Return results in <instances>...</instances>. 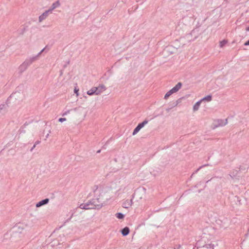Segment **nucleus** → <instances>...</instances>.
<instances>
[{
  "label": "nucleus",
  "instance_id": "28",
  "mask_svg": "<svg viewBox=\"0 0 249 249\" xmlns=\"http://www.w3.org/2000/svg\"><path fill=\"white\" fill-rule=\"evenodd\" d=\"M66 120V118H60L58 119V121L62 123Z\"/></svg>",
  "mask_w": 249,
  "mask_h": 249
},
{
  "label": "nucleus",
  "instance_id": "36",
  "mask_svg": "<svg viewBox=\"0 0 249 249\" xmlns=\"http://www.w3.org/2000/svg\"><path fill=\"white\" fill-rule=\"evenodd\" d=\"M39 143H40V141H37L36 142L35 144H36V145L39 144Z\"/></svg>",
  "mask_w": 249,
  "mask_h": 249
},
{
  "label": "nucleus",
  "instance_id": "9",
  "mask_svg": "<svg viewBox=\"0 0 249 249\" xmlns=\"http://www.w3.org/2000/svg\"><path fill=\"white\" fill-rule=\"evenodd\" d=\"M49 13H50V11L48 10L44 12L39 17V21L41 22L42 20H44L48 16Z\"/></svg>",
  "mask_w": 249,
  "mask_h": 249
},
{
  "label": "nucleus",
  "instance_id": "33",
  "mask_svg": "<svg viewBox=\"0 0 249 249\" xmlns=\"http://www.w3.org/2000/svg\"><path fill=\"white\" fill-rule=\"evenodd\" d=\"M245 46H249V40L244 43Z\"/></svg>",
  "mask_w": 249,
  "mask_h": 249
},
{
  "label": "nucleus",
  "instance_id": "40",
  "mask_svg": "<svg viewBox=\"0 0 249 249\" xmlns=\"http://www.w3.org/2000/svg\"><path fill=\"white\" fill-rule=\"evenodd\" d=\"M193 248H192L191 247L189 248V249H192Z\"/></svg>",
  "mask_w": 249,
  "mask_h": 249
},
{
  "label": "nucleus",
  "instance_id": "25",
  "mask_svg": "<svg viewBox=\"0 0 249 249\" xmlns=\"http://www.w3.org/2000/svg\"><path fill=\"white\" fill-rule=\"evenodd\" d=\"M79 208L82 209L86 210V203H82L80 205Z\"/></svg>",
  "mask_w": 249,
  "mask_h": 249
},
{
  "label": "nucleus",
  "instance_id": "7",
  "mask_svg": "<svg viewBox=\"0 0 249 249\" xmlns=\"http://www.w3.org/2000/svg\"><path fill=\"white\" fill-rule=\"evenodd\" d=\"M180 102V99H178L175 102H174L170 104V107H168L166 109L167 112H169L171 109L173 108L174 107L177 106Z\"/></svg>",
  "mask_w": 249,
  "mask_h": 249
},
{
  "label": "nucleus",
  "instance_id": "16",
  "mask_svg": "<svg viewBox=\"0 0 249 249\" xmlns=\"http://www.w3.org/2000/svg\"><path fill=\"white\" fill-rule=\"evenodd\" d=\"M27 27H23L22 28L19 29L18 30V34L20 35H22L27 31Z\"/></svg>",
  "mask_w": 249,
  "mask_h": 249
},
{
  "label": "nucleus",
  "instance_id": "19",
  "mask_svg": "<svg viewBox=\"0 0 249 249\" xmlns=\"http://www.w3.org/2000/svg\"><path fill=\"white\" fill-rule=\"evenodd\" d=\"M23 63L27 67L32 64L28 58H26Z\"/></svg>",
  "mask_w": 249,
  "mask_h": 249
},
{
  "label": "nucleus",
  "instance_id": "4",
  "mask_svg": "<svg viewBox=\"0 0 249 249\" xmlns=\"http://www.w3.org/2000/svg\"><path fill=\"white\" fill-rule=\"evenodd\" d=\"M94 88L95 89H96V95H99L101 93H102L103 91H105V90H106V87H105V86L103 84H101V85H100L98 87H94Z\"/></svg>",
  "mask_w": 249,
  "mask_h": 249
},
{
  "label": "nucleus",
  "instance_id": "17",
  "mask_svg": "<svg viewBox=\"0 0 249 249\" xmlns=\"http://www.w3.org/2000/svg\"><path fill=\"white\" fill-rule=\"evenodd\" d=\"M214 245L212 244H206L203 246V249H213Z\"/></svg>",
  "mask_w": 249,
  "mask_h": 249
},
{
  "label": "nucleus",
  "instance_id": "5",
  "mask_svg": "<svg viewBox=\"0 0 249 249\" xmlns=\"http://www.w3.org/2000/svg\"><path fill=\"white\" fill-rule=\"evenodd\" d=\"M60 5V3L59 0L56 1L55 2H53L51 7L49 9V11H50V13H51L53 10L54 9L58 7Z\"/></svg>",
  "mask_w": 249,
  "mask_h": 249
},
{
  "label": "nucleus",
  "instance_id": "37",
  "mask_svg": "<svg viewBox=\"0 0 249 249\" xmlns=\"http://www.w3.org/2000/svg\"><path fill=\"white\" fill-rule=\"evenodd\" d=\"M246 30L247 31H249V26L246 28Z\"/></svg>",
  "mask_w": 249,
  "mask_h": 249
},
{
  "label": "nucleus",
  "instance_id": "21",
  "mask_svg": "<svg viewBox=\"0 0 249 249\" xmlns=\"http://www.w3.org/2000/svg\"><path fill=\"white\" fill-rule=\"evenodd\" d=\"M116 217L120 219H123L124 217V214L121 213H118L116 214Z\"/></svg>",
  "mask_w": 249,
  "mask_h": 249
},
{
  "label": "nucleus",
  "instance_id": "27",
  "mask_svg": "<svg viewBox=\"0 0 249 249\" xmlns=\"http://www.w3.org/2000/svg\"><path fill=\"white\" fill-rule=\"evenodd\" d=\"M209 164H205V165H203L202 166H200L196 171V173H197L201 168H202V167H205V166H208Z\"/></svg>",
  "mask_w": 249,
  "mask_h": 249
},
{
  "label": "nucleus",
  "instance_id": "29",
  "mask_svg": "<svg viewBox=\"0 0 249 249\" xmlns=\"http://www.w3.org/2000/svg\"><path fill=\"white\" fill-rule=\"evenodd\" d=\"M78 91H79V89H77L76 88H75L74 90V92L76 94V96H78V95H79Z\"/></svg>",
  "mask_w": 249,
  "mask_h": 249
},
{
  "label": "nucleus",
  "instance_id": "20",
  "mask_svg": "<svg viewBox=\"0 0 249 249\" xmlns=\"http://www.w3.org/2000/svg\"><path fill=\"white\" fill-rule=\"evenodd\" d=\"M212 95H209L203 98L201 100V102L202 101H204V100H206V101L209 102V101H211L212 100Z\"/></svg>",
  "mask_w": 249,
  "mask_h": 249
},
{
  "label": "nucleus",
  "instance_id": "8",
  "mask_svg": "<svg viewBox=\"0 0 249 249\" xmlns=\"http://www.w3.org/2000/svg\"><path fill=\"white\" fill-rule=\"evenodd\" d=\"M49 201V198H45L44 199H43L36 203V207L37 208L40 207L44 205L48 204Z\"/></svg>",
  "mask_w": 249,
  "mask_h": 249
},
{
  "label": "nucleus",
  "instance_id": "32",
  "mask_svg": "<svg viewBox=\"0 0 249 249\" xmlns=\"http://www.w3.org/2000/svg\"><path fill=\"white\" fill-rule=\"evenodd\" d=\"M70 110H69L66 111L65 112L63 113L62 116H65V115H67L68 113H69L70 112Z\"/></svg>",
  "mask_w": 249,
  "mask_h": 249
},
{
  "label": "nucleus",
  "instance_id": "38",
  "mask_svg": "<svg viewBox=\"0 0 249 249\" xmlns=\"http://www.w3.org/2000/svg\"><path fill=\"white\" fill-rule=\"evenodd\" d=\"M100 151H101V150H99L98 151H97V153H99L100 152Z\"/></svg>",
  "mask_w": 249,
  "mask_h": 249
},
{
  "label": "nucleus",
  "instance_id": "34",
  "mask_svg": "<svg viewBox=\"0 0 249 249\" xmlns=\"http://www.w3.org/2000/svg\"><path fill=\"white\" fill-rule=\"evenodd\" d=\"M73 216V213L71 214V216H70V217L69 218H68L67 220H66V222H68L69 221L71 218H72V217Z\"/></svg>",
  "mask_w": 249,
  "mask_h": 249
},
{
  "label": "nucleus",
  "instance_id": "23",
  "mask_svg": "<svg viewBox=\"0 0 249 249\" xmlns=\"http://www.w3.org/2000/svg\"><path fill=\"white\" fill-rule=\"evenodd\" d=\"M227 41L225 40H223L220 41L219 43V46L220 47H223L227 43Z\"/></svg>",
  "mask_w": 249,
  "mask_h": 249
},
{
  "label": "nucleus",
  "instance_id": "6",
  "mask_svg": "<svg viewBox=\"0 0 249 249\" xmlns=\"http://www.w3.org/2000/svg\"><path fill=\"white\" fill-rule=\"evenodd\" d=\"M133 204L132 199L126 200L123 203V207L124 208L128 209L132 206Z\"/></svg>",
  "mask_w": 249,
  "mask_h": 249
},
{
  "label": "nucleus",
  "instance_id": "39",
  "mask_svg": "<svg viewBox=\"0 0 249 249\" xmlns=\"http://www.w3.org/2000/svg\"><path fill=\"white\" fill-rule=\"evenodd\" d=\"M49 134H48L46 135V138H48V136H49Z\"/></svg>",
  "mask_w": 249,
  "mask_h": 249
},
{
  "label": "nucleus",
  "instance_id": "12",
  "mask_svg": "<svg viewBox=\"0 0 249 249\" xmlns=\"http://www.w3.org/2000/svg\"><path fill=\"white\" fill-rule=\"evenodd\" d=\"M130 230L128 227H125L121 231V233L123 236H126L129 233Z\"/></svg>",
  "mask_w": 249,
  "mask_h": 249
},
{
  "label": "nucleus",
  "instance_id": "14",
  "mask_svg": "<svg viewBox=\"0 0 249 249\" xmlns=\"http://www.w3.org/2000/svg\"><path fill=\"white\" fill-rule=\"evenodd\" d=\"M96 89H95L94 87H92L90 90H88L87 91V94L89 95H93V94L96 95Z\"/></svg>",
  "mask_w": 249,
  "mask_h": 249
},
{
  "label": "nucleus",
  "instance_id": "13",
  "mask_svg": "<svg viewBox=\"0 0 249 249\" xmlns=\"http://www.w3.org/2000/svg\"><path fill=\"white\" fill-rule=\"evenodd\" d=\"M201 103V100L197 102L193 106V110L194 111L197 110L199 109L200 105Z\"/></svg>",
  "mask_w": 249,
  "mask_h": 249
},
{
  "label": "nucleus",
  "instance_id": "26",
  "mask_svg": "<svg viewBox=\"0 0 249 249\" xmlns=\"http://www.w3.org/2000/svg\"><path fill=\"white\" fill-rule=\"evenodd\" d=\"M235 198L236 199V200L238 202L239 205H241V199L239 198V197L238 196H235Z\"/></svg>",
  "mask_w": 249,
  "mask_h": 249
},
{
  "label": "nucleus",
  "instance_id": "35",
  "mask_svg": "<svg viewBox=\"0 0 249 249\" xmlns=\"http://www.w3.org/2000/svg\"><path fill=\"white\" fill-rule=\"evenodd\" d=\"M35 147H36V144H35L34 145V146H33L32 147V148L31 149L30 151H33V150L35 148Z\"/></svg>",
  "mask_w": 249,
  "mask_h": 249
},
{
  "label": "nucleus",
  "instance_id": "3",
  "mask_svg": "<svg viewBox=\"0 0 249 249\" xmlns=\"http://www.w3.org/2000/svg\"><path fill=\"white\" fill-rule=\"evenodd\" d=\"M216 123L215 125V127H217L219 126H223L226 125L228 123V119H226L225 120L222 119H218L215 121Z\"/></svg>",
  "mask_w": 249,
  "mask_h": 249
},
{
  "label": "nucleus",
  "instance_id": "10",
  "mask_svg": "<svg viewBox=\"0 0 249 249\" xmlns=\"http://www.w3.org/2000/svg\"><path fill=\"white\" fill-rule=\"evenodd\" d=\"M86 210L95 209L92 200H89L88 202L86 203Z\"/></svg>",
  "mask_w": 249,
  "mask_h": 249
},
{
  "label": "nucleus",
  "instance_id": "30",
  "mask_svg": "<svg viewBox=\"0 0 249 249\" xmlns=\"http://www.w3.org/2000/svg\"><path fill=\"white\" fill-rule=\"evenodd\" d=\"M45 48H44V49H43L37 54V55H38V56L39 57L40 54L45 51Z\"/></svg>",
  "mask_w": 249,
  "mask_h": 249
},
{
  "label": "nucleus",
  "instance_id": "15",
  "mask_svg": "<svg viewBox=\"0 0 249 249\" xmlns=\"http://www.w3.org/2000/svg\"><path fill=\"white\" fill-rule=\"evenodd\" d=\"M28 58L30 60L31 62L33 63V62L38 60L39 57L38 56V55H36L35 56L28 57Z\"/></svg>",
  "mask_w": 249,
  "mask_h": 249
},
{
  "label": "nucleus",
  "instance_id": "2",
  "mask_svg": "<svg viewBox=\"0 0 249 249\" xmlns=\"http://www.w3.org/2000/svg\"><path fill=\"white\" fill-rule=\"evenodd\" d=\"M100 199V197H99L91 199L95 209H100L103 206V202Z\"/></svg>",
  "mask_w": 249,
  "mask_h": 249
},
{
  "label": "nucleus",
  "instance_id": "24",
  "mask_svg": "<svg viewBox=\"0 0 249 249\" xmlns=\"http://www.w3.org/2000/svg\"><path fill=\"white\" fill-rule=\"evenodd\" d=\"M6 105L4 104H1L0 105V112L1 110L6 109Z\"/></svg>",
  "mask_w": 249,
  "mask_h": 249
},
{
  "label": "nucleus",
  "instance_id": "22",
  "mask_svg": "<svg viewBox=\"0 0 249 249\" xmlns=\"http://www.w3.org/2000/svg\"><path fill=\"white\" fill-rule=\"evenodd\" d=\"M140 129H141L139 127H138V125H137L136 127V128L134 129V130H133L132 135H136L140 131Z\"/></svg>",
  "mask_w": 249,
  "mask_h": 249
},
{
  "label": "nucleus",
  "instance_id": "31",
  "mask_svg": "<svg viewBox=\"0 0 249 249\" xmlns=\"http://www.w3.org/2000/svg\"><path fill=\"white\" fill-rule=\"evenodd\" d=\"M180 248H181V245L179 244V245H176V247L175 248V249H179Z\"/></svg>",
  "mask_w": 249,
  "mask_h": 249
},
{
  "label": "nucleus",
  "instance_id": "18",
  "mask_svg": "<svg viewBox=\"0 0 249 249\" xmlns=\"http://www.w3.org/2000/svg\"><path fill=\"white\" fill-rule=\"evenodd\" d=\"M148 122V121L147 120H145L142 123L138 124V127L140 128V129L142 128L145 124H146Z\"/></svg>",
  "mask_w": 249,
  "mask_h": 249
},
{
  "label": "nucleus",
  "instance_id": "11",
  "mask_svg": "<svg viewBox=\"0 0 249 249\" xmlns=\"http://www.w3.org/2000/svg\"><path fill=\"white\" fill-rule=\"evenodd\" d=\"M28 68L23 63L18 67V70L20 73H22Z\"/></svg>",
  "mask_w": 249,
  "mask_h": 249
},
{
  "label": "nucleus",
  "instance_id": "1",
  "mask_svg": "<svg viewBox=\"0 0 249 249\" xmlns=\"http://www.w3.org/2000/svg\"><path fill=\"white\" fill-rule=\"evenodd\" d=\"M182 85V84L181 82H178L174 88L165 94L164 99L165 100L167 99L171 94L178 91L181 88Z\"/></svg>",
  "mask_w": 249,
  "mask_h": 249
}]
</instances>
